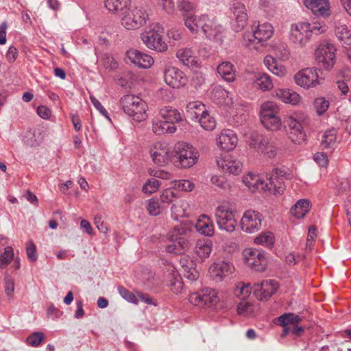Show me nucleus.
I'll return each mask as SVG.
<instances>
[{
  "instance_id": "obj_12",
  "label": "nucleus",
  "mask_w": 351,
  "mask_h": 351,
  "mask_svg": "<svg viewBox=\"0 0 351 351\" xmlns=\"http://www.w3.org/2000/svg\"><path fill=\"white\" fill-rule=\"evenodd\" d=\"M232 14V27L236 32H239L244 29L247 24L248 16L245 5L239 1L233 2L230 8Z\"/></svg>"
},
{
  "instance_id": "obj_32",
  "label": "nucleus",
  "mask_w": 351,
  "mask_h": 351,
  "mask_svg": "<svg viewBox=\"0 0 351 351\" xmlns=\"http://www.w3.org/2000/svg\"><path fill=\"white\" fill-rule=\"evenodd\" d=\"M266 182L267 184V191L274 195H281L285 189L283 180L278 178L276 175H271L268 180H266Z\"/></svg>"
},
{
  "instance_id": "obj_57",
  "label": "nucleus",
  "mask_w": 351,
  "mask_h": 351,
  "mask_svg": "<svg viewBox=\"0 0 351 351\" xmlns=\"http://www.w3.org/2000/svg\"><path fill=\"white\" fill-rule=\"evenodd\" d=\"M118 292L121 295V297L127 300L129 302L137 304H138V299L136 298V295L131 291H130L128 289L125 288L123 286H119L118 288Z\"/></svg>"
},
{
  "instance_id": "obj_30",
  "label": "nucleus",
  "mask_w": 351,
  "mask_h": 351,
  "mask_svg": "<svg viewBox=\"0 0 351 351\" xmlns=\"http://www.w3.org/2000/svg\"><path fill=\"white\" fill-rule=\"evenodd\" d=\"M195 228L199 233L207 237L213 236L215 232L212 220L205 215H201L197 219Z\"/></svg>"
},
{
  "instance_id": "obj_11",
  "label": "nucleus",
  "mask_w": 351,
  "mask_h": 351,
  "mask_svg": "<svg viewBox=\"0 0 351 351\" xmlns=\"http://www.w3.org/2000/svg\"><path fill=\"white\" fill-rule=\"evenodd\" d=\"M317 62L327 70L331 69L336 62V48L332 44L319 45L315 52Z\"/></svg>"
},
{
  "instance_id": "obj_6",
  "label": "nucleus",
  "mask_w": 351,
  "mask_h": 351,
  "mask_svg": "<svg viewBox=\"0 0 351 351\" xmlns=\"http://www.w3.org/2000/svg\"><path fill=\"white\" fill-rule=\"evenodd\" d=\"M235 213L232 206L228 203H223L217 207L215 215L219 229L228 232L234 231L237 223Z\"/></svg>"
},
{
  "instance_id": "obj_1",
  "label": "nucleus",
  "mask_w": 351,
  "mask_h": 351,
  "mask_svg": "<svg viewBox=\"0 0 351 351\" xmlns=\"http://www.w3.org/2000/svg\"><path fill=\"white\" fill-rule=\"evenodd\" d=\"M185 26L192 34H197L201 30L206 38L217 44H221L223 38L222 25L217 24L207 14L195 16L191 13L182 14Z\"/></svg>"
},
{
  "instance_id": "obj_17",
  "label": "nucleus",
  "mask_w": 351,
  "mask_h": 351,
  "mask_svg": "<svg viewBox=\"0 0 351 351\" xmlns=\"http://www.w3.org/2000/svg\"><path fill=\"white\" fill-rule=\"evenodd\" d=\"M278 284L274 280H269L254 285V295L259 300H268L278 289Z\"/></svg>"
},
{
  "instance_id": "obj_16",
  "label": "nucleus",
  "mask_w": 351,
  "mask_h": 351,
  "mask_svg": "<svg viewBox=\"0 0 351 351\" xmlns=\"http://www.w3.org/2000/svg\"><path fill=\"white\" fill-rule=\"evenodd\" d=\"M164 79L167 85L173 88H180L187 83L185 74L180 69L173 67H166L164 70Z\"/></svg>"
},
{
  "instance_id": "obj_54",
  "label": "nucleus",
  "mask_w": 351,
  "mask_h": 351,
  "mask_svg": "<svg viewBox=\"0 0 351 351\" xmlns=\"http://www.w3.org/2000/svg\"><path fill=\"white\" fill-rule=\"evenodd\" d=\"M14 252L10 246L4 249V252L0 256V268L5 267L13 260Z\"/></svg>"
},
{
  "instance_id": "obj_28",
  "label": "nucleus",
  "mask_w": 351,
  "mask_h": 351,
  "mask_svg": "<svg viewBox=\"0 0 351 351\" xmlns=\"http://www.w3.org/2000/svg\"><path fill=\"white\" fill-rule=\"evenodd\" d=\"M177 58L184 65L190 67H199L200 62L197 58L194 56V53L190 48H184L179 49L176 53Z\"/></svg>"
},
{
  "instance_id": "obj_10",
  "label": "nucleus",
  "mask_w": 351,
  "mask_h": 351,
  "mask_svg": "<svg viewBox=\"0 0 351 351\" xmlns=\"http://www.w3.org/2000/svg\"><path fill=\"white\" fill-rule=\"evenodd\" d=\"M320 70L316 67H309L300 70L294 76L297 85L306 89H310L321 84L322 78L319 73Z\"/></svg>"
},
{
  "instance_id": "obj_23",
  "label": "nucleus",
  "mask_w": 351,
  "mask_h": 351,
  "mask_svg": "<svg viewBox=\"0 0 351 351\" xmlns=\"http://www.w3.org/2000/svg\"><path fill=\"white\" fill-rule=\"evenodd\" d=\"M304 3L316 16L326 17L330 14L328 0H304Z\"/></svg>"
},
{
  "instance_id": "obj_27",
  "label": "nucleus",
  "mask_w": 351,
  "mask_h": 351,
  "mask_svg": "<svg viewBox=\"0 0 351 351\" xmlns=\"http://www.w3.org/2000/svg\"><path fill=\"white\" fill-rule=\"evenodd\" d=\"M252 27H253V30L255 32V35L256 38H258V41H261V43L267 41L274 34V27L269 23H258L256 25V22L254 23Z\"/></svg>"
},
{
  "instance_id": "obj_25",
  "label": "nucleus",
  "mask_w": 351,
  "mask_h": 351,
  "mask_svg": "<svg viewBox=\"0 0 351 351\" xmlns=\"http://www.w3.org/2000/svg\"><path fill=\"white\" fill-rule=\"evenodd\" d=\"M171 158V152L169 145L165 142L155 143V165L164 166Z\"/></svg>"
},
{
  "instance_id": "obj_48",
  "label": "nucleus",
  "mask_w": 351,
  "mask_h": 351,
  "mask_svg": "<svg viewBox=\"0 0 351 351\" xmlns=\"http://www.w3.org/2000/svg\"><path fill=\"white\" fill-rule=\"evenodd\" d=\"M164 29L158 24L155 25V51L162 52L167 50V45L162 40V35L159 32H163Z\"/></svg>"
},
{
  "instance_id": "obj_34",
  "label": "nucleus",
  "mask_w": 351,
  "mask_h": 351,
  "mask_svg": "<svg viewBox=\"0 0 351 351\" xmlns=\"http://www.w3.org/2000/svg\"><path fill=\"white\" fill-rule=\"evenodd\" d=\"M158 116L162 120L168 121L173 123L182 120L181 114L178 110L170 106H166L159 110Z\"/></svg>"
},
{
  "instance_id": "obj_38",
  "label": "nucleus",
  "mask_w": 351,
  "mask_h": 351,
  "mask_svg": "<svg viewBox=\"0 0 351 351\" xmlns=\"http://www.w3.org/2000/svg\"><path fill=\"white\" fill-rule=\"evenodd\" d=\"M310 209V202L306 199H300L291 209V214L296 218H302Z\"/></svg>"
},
{
  "instance_id": "obj_33",
  "label": "nucleus",
  "mask_w": 351,
  "mask_h": 351,
  "mask_svg": "<svg viewBox=\"0 0 351 351\" xmlns=\"http://www.w3.org/2000/svg\"><path fill=\"white\" fill-rule=\"evenodd\" d=\"M267 140L268 138L263 134L254 131L250 134L248 144L250 148L261 152L263 149H265L264 146L267 144Z\"/></svg>"
},
{
  "instance_id": "obj_59",
  "label": "nucleus",
  "mask_w": 351,
  "mask_h": 351,
  "mask_svg": "<svg viewBox=\"0 0 351 351\" xmlns=\"http://www.w3.org/2000/svg\"><path fill=\"white\" fill-rule=\"evenodd\" d=\"M193 187V184L188 180L174 181V188L179 191H191Z\"/></svg>"
},
{
  "instance_id": "obj_55",
  "label": "nucleus",
  "mask_w": 351,
  "mask_h": 351,
  "mask_svg": "<svg viewBox=\"0 0 351 351\" xmlns=\"http://www.w3.org/2000/svg\"><path fill=\"white\" fill-rule=\"evenodd\" d=\"M45 339V335L42 332H34L29 335L26 339L27 343L33 347H37Z\"/></svg>"
},
{
  "instance_id": "obj_9",
  "label": "nucleus",
  "mask_w": 351,
  "mask_h": 351,
  "mask_svg": "<svg viewBox=\"0 0 351 351\" xmlns=\"http://www.w3.org/2000/svg\"><path fill=\"white\" fill-rule=\"evenodd\" d=\"M304 121L305 117H298L297 115L296 117L290 116L285 121L288 137L295 144H302L306 140V133L303 126Z\"/></svg>"
},
{
  "instance_id": "obj_8",
  "label": "nucleus",
  "mask_w": 351,
  "mask_h": 351,
  "mask_svg": "<svg viewBox=\"0 0 351 351\" xmlns=\"http://www.w3.org/2000/svg\"><path fill=\"white\" fill-rule=\"evenodd\" d=\"M121 24L127 29H136L146 23L148 14L142 8L136 7L122 14Z\"/></svg>"
},
{
  "instance_id": "obj_52",
  "label": "nucleus",
  "mask_w": 351,
  "mask_h": 351,
  "mask_svg": "<svg viewBox=\"0 0 351 351\" xmlns=\"http://www.w3.org/2000/svg\"><path fill=\"white\" fill-rule=\"evenodd\" d=\"M329 101L324 97L315 99L313 102V106L319 116H322L326 112L329 108Z\"/></svg>"
},
{
  "instance_id": "obj_29",
  "label": "nucleus",
  "mask_w": 351,
  "mask_h": 351,
  "mask_svg": "<svg viewBox=\"0 0 351 351\" xmlns=\"http://www.w3.org/2000/svg\"><path fill=\"white\" fill-rule=\"evenodd\" d=\"M217 71L218 74L228 82H232L236 79L234 66L229 61H223L220 63L217 68Z\"/></svg>"
},
{
  "instance_id": "obj_19",
  "label": "nucleus",
  "mask_w": 351,
  "mask_h": 351,
  "mask_svg": "<svg viewBox=\"0 0 351 351\" xmlns=\"http://www.w3.org/2000/svg\"><path fill=\"white\" fill-rule=\"evenodd\" d=\"M266 180H268L267 176L248 173L243 176V182L252 192L267 191V184Z\"/></svg>"
},
{
  "instance_id": "obj_64",
  "label": "nucleus",
  "mask_w": 351,
  "mask_h": 351,
  "mask_svg": "<svg viewBox=\"0 0 351 351\" xmlns=\"http://www.w3.org/2000/svg\"><path fill=\"white\" fill-rule=\"evenodd\" d=\"M90 99L94 106V107L106 119L110 120L109 114L105 108L102 106V104L99 102L98 99H97L93 96H90Z\"/></svg>"
},
{
  "instance_id": "obj_56",
  "label": "nucleus",
  "mask_w": 351,
  "mask_h": 351,
  "mask_svg": "<svg viewBox=\"0 0 351 351\" xmlns=\"http://www.w3.org/2000/svg\"><path fill=\"white\" fill-rule=\"evenodd\" d=\"M143 43L149 49H154V28L149 27V30L145 31L141 35Z\"/></svg>"
},
{
  "instance_id": "obj_43",
  "label": "nucleus",
  "mask_w": 351,
  "mask_h": 351,
  "mask_svg": "<svg viewBox=\"0 0 351 351\" xmlns=\"http://www.w3.org/2000/svg\"><path fill=\"white\" fill-rule=\"evenodd\" d=\"M337 140V131L335 129H330L326 130L322 135L321 140V145L324 149L332 147Z\"/></svg>"
},
{
  "instance_id": "obj_37",
  "label": "nucleus",
  "mask_w": 351,
  "mask_h": 351,
  "mask_svg": "<svg viewBox=\"0 0 351 351\" xmlns=\"http://www.w3.org/2000/svg\"><path fill=\"white\" fill-rule=\"evenodd\" d=\"M335 35L343 47L348 48L351 45V34L346 25L337 26Z\"/></svg>"
},
{
  "instance_id": "obj_46",
  "label": "nucleus",
  "mask_w": 351,
  "mask_h": 351,
  "mask_svg": "<svg viewBox=\"0 0 351 351\" xmlns=\"http://www.w3.org/2000/svg\"><path fill=\"white\" fill-rule=\"evenodd\" d=\"M252 289L250 284L239 282L234 289V294L241 300H245L251 293Z\"/></svg>"
},
{
  "instance_id": "obj_47",
  "label": "nucleus",
  "mask_w": 351,
  "mask_h": 351,
  "mask_svg": "<svg viewBox=\"0 0 351 351\" xmlns=\"http://www.w3.org/2000/svg\"><path fill=\"white\" fill-rule=\"evenodd\" d=\"M214 98L221 97L223 99V103L226 105H231L234 108V102L231 97V93L221 86L215 87L212 92Z\"/></svg>"
},
{
  "instance_id": "obj_41",
  "label": "nucleus",
  "mask_w": 351,
  "mask_h": 351,
  "mask_svg": "<svg viewBox=\"0 0 351 351\" xmlns=\"http://www.w3.org/2000/svg\"><path fill=\"white\" fill-rule=\"evenodd\" d=\"M197 119L201 127L206 130L212 131L216 127L215 119L207 110Z\"/></svg>"
},
{
  "instance_id": "obj_21",
  "label": "nucleus",
  "mask_w": 351,
  "mask_h": 351,
  "mask_svg": "<svg viewBox=\"0 0 351 351\" xmlns=\"http://www.w3.org/2000/svg\"><path fill=\"white\" fill-rule=\"evenodd\" d=\"M127 57L130 61L139 68H149L154 63V58L146 53L137 49H130L126 53Z\"/></svg>"
},
{
  "instance_id": "obj_4",
  "label": "nucleus",
  "mask_w": 351,
  "mask_h": 351,
  "mask_svg": "<svg viewBox=\"0 0 351 351\" xmlns=\"http://www.w3.org/2000/svg\"><path fill=\"white\" fill-rule=\"evenodd\" d=\"M191 230L184 225L176 226L167 234L168 240L171 243L166 246L169 253L182 254L190 247L189 237Z\"/></svg>"
},
{
  "instance_id": "obj_44",
  "label": "nucleus",
  "mask_w": 351,
  "mask_h": 351,
  "mask_svg": "<svg viewBox=\"0 0 351 351\" xmlns=\"http://www.w3.org/2000/svg\"><path fill=\"white\" fill-rule=\"evenodd\" d=\"M275 56L282 61L287 60L290 57V51L285 43H278L273 46Z\"/></svg>"
},
{
  "instance_id": "obj_39",
  "label": "nucleus",
  "mask_w": 351,
  "mask_h": 351,
  "mask_svg": "<svg viewBox=\"0 0 351 351\" xmlns=\"http://www.w3.org/2000/svg\"><path fill=\"white\" fill-rule=\"evenodd\" d=\"M254 86L263 91L269 90L273 84L269 75L265 73L258 74L254 82Z\"/></svg>"
},
{
  "instance_id": "obj_36",
  "label": "nucleus",
  "mask_w": 351,
  "mask_h": 351,
  "mask_svg": "<svg viewBox=\"0 0 351 351\" xmlns=\"http://www.w3.org/2000/svg\"><path fill=\"white\" fill-rule=\"evenodd\" d=\"M280 114V108L277 104L273 101L265 102L262 104L261 108V120L263 119H270L271 117L278 116Z\"/></svg>"
},
{
  "instance_id": "obj_35",
  "label": "nucleus",
  "mask_w": 351,
  "mask_h": 351,
  "mask_svg": "<svg viewBox=\"0 0 351 351\" xmlns=\"http://www.w3.org/2000/svg\"><path fill=\"white\" fill-rule=\"evenodd\" d=\"M213 243L209 239H199L195 245V252L201 259L207 258L212 251Z\"/></svg>"
},
{
  "instance_id": "obj_2",
  "label": "nucleus",
  "mask_w": 351,
  "mask_h": 351,
  "mask_svg": "<svg viewBox=\"0 0 351 351\" xmlns=\"http://www.w3.org/2000/svg\"><path fill=\"white\" fill-rule=\"evenodd\" d=\"M327 30L324 22H298L293 23L290 27L289 40L296 46L304 47L312 35H319Z\"/></svg>"
},
{
  "instance_id": "obj_24",
  "label": "nucleus",
  "mask_w": 351,
  "mask_h": 351,
  "mask_svg": "<svg viewBox=\"0 0 351 351\" xmlns=\"http://www.w3.org/2000/svg\"><path fill=\"white\" fill-rule=\"evenodd\" d=\"M180 266L184 276L191 280H196L199 277V273L196 269V264L188 255L183 254L180 259Z\"/></svg>"
},
{
  "instance_id": "obj_61",
  "label": "nucleus",
  "mask_w": 351,
  "mask_h": 351,
  "mask_svg": "<svg viewBox=\"0 0 351 351\" xmlns=\"http://www.w3.org/2000/svg\"><path fill=\"white\" fill-rule=\"evenodd\" d=\"M26 253L27 258L30 262H35L37 260L36 247L32 241H29L26 247Z\"/></svg>"
},
{
  "instance_id": "obj_7",
  "label": "nucleus",
  "mask_w": 351,
  "mask_h": 351,
  "mask_svg": "<svg viewBox=\"0 0 351 351\" xmlns=\"http://www.w3.org/2000/svg\"><path fill=\"white\" fill-rule=\"evenodd\" d=\"M190 302L199 307H211L217 308L219 302L218 293L216 290L206 287L198 292L193 293L189 296Z\"/></svg>"
},
{
  "instance_id": "obj_14",
  "label": "nucleus",
  "mask_w": 351,
  "mask_h": 351,
  "mask_svg": "<svg viewBox=\"0 0 351 351\" xmlns=\"http://www.w3.org/2000/svg\"><path fill=\"white\" fill-rule=\"evenodd\" d=\"M246 264L256 271H263L267 266V260L264 254L256 249H246L243 252Z\"/></svg>"
},
{
  "instance_id": "obj_13",
  "label": "nucleus",
  "mask_w": 351,
  "mask_h": 351,
  "mask_svg": "<svg viewBox=\"0 0 351 351\" xmlns=\"http://www.w3.org/2000/svg\"><path fill=\"white\" fill-rule=\"evenodd\" d=\"M263 215L257 210H247L243 213L240 221L241 228L247 233H253L261 228Z\"/></svg>"
},
{
  "instance_id": "obj_42",
  "label": "nucleus",
  "mask_w": 351,
  "mask_h": 351,
  "mask_svg": "<svg viewBox=\"0 0 351 351\" xmlns=\"http://www.w3.org/2000/svg\"><path fill=\"white\" fill-rule=\"evenodd\" d=\"M261 43V41H258V38L255 35L253 27H251V31H246L243 35L242 44L245 47L256 49L258 48L256 45Z\"/></svg>"
},
{
  "instance_id": "obj_49",
  "label": "nucleus",
  "mask_w": 351,
  "mask_h": 351,
  "mask_svg": "<svg viewBox=\"0 0 351 351\" xmlns=\"http://www.w3.org/2000/svg\"><path fill=\"white\" fill-rule=\"evenodd\" d=\"M261 121L264 127L268 130L278 131L282 126V121L279 115L271 117L269 120L267 119H263Z\"/></svg>"
},
{
  "instance_id": "obj_40",
  "label": "nucleus",
  "mask_w": 351,
  "mask_h": 351,
  "mask_svg": "<svg viewBox=\"0 0 351 351\" xmlns=\"http://www.w3.org/2000/svg\"><path fill=\"white\" fill-rule=\"evenodd\" d=\"M206 110L205 105L199 101L189 102L186 106V111L192 119L199 118Z\"/></svg>"
},
{
  "instance_id": "obj_15",
  "label": "nucleus",
  "mask_w": 351,
  "mask_h": 351,
  "mask_svg": "<svg viewBox=\"0 0 351 351\" xmlns=\"http://www.w3.org/2000/svg\"><path fill=\"white\" fill-rule=\"evenodd\" d=\"M165 281L172 293L179 294L182 292L184 285L181 276L173 265L166 264Z\"/></svg>"
},
{
  "instance_id": "obj_18",
  "label": "nucleus",
  "mask_w": 351,
  "mask_h": 351,
  "mask_svg": "<svg viewBox=\"0 0 351 351\" xmlns=\"http://www.w3.org/2000/svg\"><path fill=\"white\" fill-rule=\"evenodd\" d=\"M217 166L224 172L238 175L243 169L242 162L230 154H226L217 160Z\"/></svg>"
},
{
  "instance_id": "obj_3",
  "label": "nucleus",
  "mask_w": 351,
  "mask_h": 351,
  "mask_svg": "<svg viewBox=\"0 0 351 351\" xmlns=\"http://www.w3.org/2000/svg\"><path fill=\"white\" fill-rule=\"evenodd\" d=\"M174 165L180 169H189L195 165L199 158L197 149L186 142L177 143L173 148Z\"/></svg>"
},
{
  "instance_id": "obj_60",
  "label": "nucleus",
  "mask_w": 351,
  "mask_h": 351,
  "mask_svg": "<svg viewBox=\"0 0 351 351\" xmlns=\"http://www.w3.org/2000/svg\"><path fill=\"white\" fill-rule=\"evenodd\" d=\"M265 149L261 151V154L267 156L268 158H272L276 155V147L273 142L267 140V144L264 146Z\"/></svg>"
},
{
  "instance_id": "obj_22",
  "label": "nucleus",
  "mask_w": 351,
  "mask_h": 351,
  "mask_svg": "<svg viewBox=\"0 0 351 351\" xmlns=\"http://www.w3.org/2000/svg\"><path fill=\"white\" fill-rule=\"evenodd\" d=\"M238 138L235 132L231 130H223L217 138L218 146L223 150L231 151L237 144Z\"/></svg>"
},
{
  "instance_id": "obj_45",
  "label": "nucleus",
  "mask_w": 351,
  "mask_h": 351,
  "mask_svg": "<svg viewBox=\"0 0 351 351\" xmlns=\"http://www.w3.org/2000/svg\"><path fill=\"white\" fill-rule=\"evenodd\" d=\"M187 206L186 202L184 201H179L173 204L171 208V217L175 220H178L180 218L186 216V206Z\"/></svg>"
},
{
  "instance_id": "obj_5",
  "label": "nucleus",
  "mask_w": 351,
  "mask_h": 351,
  "mask_svg": "<svg viewBox=\"0 0 351 351\" xmlns=\"http://www.w3.org/2000/svg\"><path fill=\"white\" fill-rule=\"evenodd\" d=\"M122 109L125 114L136 121H142L147 117V104L139 97L126 95L120 99Z\"/></svg>"
},
{
  "instance_id": "obj_58",
  "label": "nucleus",
  "mask_w": 351,
  "mask_h": 351,
  "mask_svg": "<svg viewBox=\"0 0 351 351\" xmlns=\"http://www.w3.org/2000/svg\"><path fill=\"white\" fill-rule=\"evenodd\" d=\"M155 5L169 14L173 12L175 7L173 0H155Z\"/></svg>"
},
{
  "instance_id": "obj_51",
  "label": "nucleus",
  "mask_w": 351,
  "mask_h": 351,
  "mask_svg": "<svg viewBox=\"0 0 351 351\" xmlns=\"http://www.w3.org/2000/svg\"><path fill=\"white\" fill-rule=\"evenodd\" d=\"M278 322L281 326H291L293 324H299L301 318L293 313H285L278 317Z\"/></svg>"
},
{
  "instance_id": "obj_62",
  "label": "nucleus",
  "mask_w": 351,
  "mask_h": 351,
  "mask_svg": "<svg viewBox=\"0 0 351 351\" xmlns=\"http://www.w3.org/2000/svg\"><path fill=\"white\" fill-rule=\"evenodd\" d=\"M237 312L239 315H249L252 312V306L248 302H241L237 306Z\"/></svg>"
},
{
  "instance_id": "obj_20",
  "label": "nucleus",
  "mask_w": 351,
  "mask_h": 351,
  "mask_svg": "<svg viewBox=\"0 0 351 351\" xmlns=\"http://www.w3.org/2000/svg\"><path fill=\"white\" fill-rule=\"evenodd\" d=\"M234 270V266L226 261L215 263L209 268L210 276L216 281H221L223 278L232 274Z\"/></svg>"
},
{
  "instance_id": "obj_63",
  "label": "nucleus",
  "mask_w": 351,
  "mask_h": 351,
  "mask_svg": "<svg viewBox=\"0 0 351 351\" xmlns=\"http://www.w3.org/2000/svg\"><path fill=\"white\" fill-rule=\"evenodd\" d=\"M5 292L8 298H11L14 291V281L10 277H5Z\"/></svg>"
},
{
  "instance_id": "obj_31",
  "label": "nucleus",
  "mask_w": 351,
  "mask_h": 351,
  "mask_svg": "<svg viewBox=\"0 0 351 351\" xmlns=\"http://www.w3.org/2000/svg\"><path fill=\"white\" fill-rule=\"evenodd\" d=\"M276 97L284 103L297 105L301 97L298 93L290 89H277L275 91Z\"/></svg>"
},
{
  "instance_id": "obj_26",
  "label": "nucleus",
  "mask_w": 351,
  "mask_h": 351,
  "mask_svg": "<svg viewBox=\"0 0 351 351\" xmlns=\"http://www.w3.org/2000/svg\"><path fill=\"white\" fill-rule=\"evenodd\" d=\"M105 7L114 14L121 16L124 14L127 10H130L131 6L130 0H105Z\"/></svg>"
},
{
  "instance_id": "obj_50",
  "label": "nucleus",
  "mask_w": 351,
  "mask_h": 351,
  "mask_svg": "<svg viewBox=\"0 0 351 351\" xmlns=\"http://www.w3.org/2000/svg\"><path fill=\"white\" fill-rule=\"evenodd\" d=\"M173 124L174 123L169 122L168 121L160 119V123H157L156 127H155V133L173 134L177 130L176 127Z\"/></svg>"
},
{
  "instance_id": "obj_53",
  "label": "nucleus",
  "mask_w": 351,
  "mask_h": 351,
  "mask_svg": "<svg viewBox=\"0 0 351 351\" xmlns=\"http://www.w3.org/2000/svg\"><path fill=\"white\" fill-rule=\"evenodd\" d=\"M274 241V234L270 232H263L259 236L256 237L254 239L255 243L265 245L267 247L272 246Z\"/></svg>"
}]
</instances>
